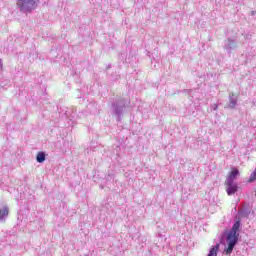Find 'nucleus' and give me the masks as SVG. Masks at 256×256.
<instances>
[{"label": "nucleus", "instance_id": "1", "mask_svg": "<svg viewBox=\"0 0 256 256\" xmlns=\"http://www.w3.org/2000/svg\"><path fill=\"white\" fill-rule=\"evenodd\" d=\"M241 228V221H236L231 230L228 232L226 236V243L228 245L227 248H225L226 255H231L233 253V249H235V246L237 245L239 241V229Z\"/></svg>", "mask_w": 256, "mask_h": 256}, {"label": "nucleus", "instance_id": "2", "mask_svg": "<svg viewBox=\"0 0 256 256\" xmlns=\"http://www.w3.org/2000/svg\"><path fill=\"white\" fill-rule=\"evenodd\" d=\"M127 105V100L125 98H118L112 102L111 112L113 115H116L118 121H121V116L125 113Z\"/></svg>", "mask_w": 256, "mask_h": 256}, {"label": "nucleus", "instance_id": "3", "mask_svg": "<svg viewBox=\"0 0 256 256\" xmlns=\"http://www.w3.org/2000/svg\"><path fill=\"white\" fill-rule=\"evenodd\" d=\"M39 5V0H17V7L21 13H31Z\"/></svg>", "mask_w": 256, "mask_h": 256}, {"label": "nucleus", "instance_id": "4", "mask_svg": "<svg viewBox=\"0 0 256 256\" xmlns=\"http://www.w3.org/2000/svg\"><path fill=\"white\" fill-rule=\"evenodd\" d=\"M226 193L227 195H235L236 191L239 190V186L235 182H226Z\"/></svg>", "mask_w": 256, "mask_h": 256}, {"label": "nucleus", "instance_id": "5", "mask_svg": "<svg viewBox=\"0 0 256 256\" xmlns=\"http://www.w3.org/2000/svg\"><path fill=\"white\" fill-rule=\"evenodd\" d=\"M224 49L227 51V53H231L233 49H237V42L228 38L224 43Z\"/></svg>", "mask_w": 256, "mask_h": 256}, {"label": "nucleus", "instance_id": "6", "mask_svg": "<svg viewBox=\"0 0 256 256\" xmlns=\"http://www.w3.org/2000/svg\"><path fill=\"white\" fill-rule=\"evenodd\" d=\"M228 101H229L228 107L230 109H235V107H237V96L235 94L230 93Z\"/></svg>", "mask_w": 256, "mask_h": 256}, {"label": "nucleus", "instance_id": "7", "mask_svg": "<svg viewBox=\"0 0 256 256\" xmlns=\"http://www.w3.org/2000/svg\"><path fill=\"white\" fill-rule=\"evenodd\" d=\"M237 175H239V170L238 169H233L227 178L228 183H234L235 179L237 178Z\"/></svg>", "mask_w": 256, "mask_h": 256}, {"label": "nucleus", "instance_id": "8", "mask_svg": "<svg viewBox=\"0 0 256 256\" xmlns=\"http://www.w3.org/2000/svg\"><path fill=\"white\" fill-rule=\"evenodd\" d=\"M9 215V207L4 206L0 208V221H5V218Z\"/></svg>", "mask_w": 256, "mask_h": 256}, {"label": "nucleus", "instance_id": "9", "mask_svg": "<svg viewBox=\"0 0 256 256\" xmlns=\"http://www.w3.org/2000/svg\"><path fill=\"white\" fill-rule=\"evenodd\" d=\"M219 243L212 246L209 250L208 256H217V253L219 252Z\"/></svg>", "mask_w": 256, "mask_h": 256}, {"label": "nucleus", "instance_id": "10", "mask_svg": "<svg viewBox=\"0 0 256 256\" xmlns=\"http://www.w3.org/2000/svg\"><path fill=\"white\" fill-rule=\"evenodd\" d=\"M37 163H44L45 161V152H39L36 156Z\"/></svg>", "mask_w": 256, "mask_h": 256}, {"label": "nucleus", "instance_id": "11", "mask_svg": "<svg viewBox=\"0 0 256 256\" xmlns=\"http://www.w3.org/2000/svg\"><path fill=\"white\" fill-rule=\"evenodd\" d=\"M0 71H3V60L0 59Z\"/></svg>", "mask_w": 256, "mask_h": 256}, {"label": "nucleus", "instance_id": "12", "mask_svg": "<svg viewBox=\"0 0 256 256\" xmlns=\"http://www.w3.org/2000/svg\"><path fill=\"white\" fill-rule=\"evenodd\" d=\"M218 107H219V106H217V104H214V105H213L214 111H217Z\"/></svg>", "mask_w": 256, "mask_h": 256}, {"label": "nucleus", "instance_id": "13", "mask_svg": "<svg viewBox=\"0 0 256 256\" xmlns=\"http://www.w3.org/2000/svg\"><path fill=\"white\" fill-rule=\"evenodd\" d=\"M253 103H254V105H256V99H255V100H253Z\"/></svg>", "mask_w": 256, "mask_h": 256}, {"label": "nucleus", "instance_id": "14", "mask_svg": "<svg viewBox=\"0 0 256 256\" xmlns=\"http://www.w3.org/2000/svg\"><path fill=\"white\" fill-rule=\"evenodd\" d=\"M252 15H255V12H252Z\"/></svg>", "mask_w": 256, "mask_h": 256}]
</instances>
